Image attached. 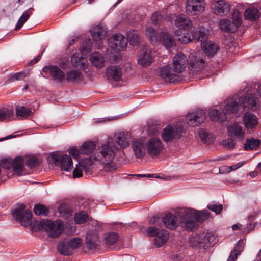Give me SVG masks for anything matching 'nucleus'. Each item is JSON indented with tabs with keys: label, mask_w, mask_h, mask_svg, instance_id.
Returning a JSON list of instances; mask_svg holds the SVG:
<instances>
[{
	"label": "nucleus",
	"mask_w": 261,
	"mask_h": 261,
	"mask_svg": "<svg viewBox=\"0 0 261 261\" xmlns=\"http://www.w3.org/2000/svg\"><path fill=\"white\" fill-rule=\"evenodd\" d=\"M118 147L116 146L114 143L108 141L106 143L99 146L94 154V159L103 164V170L106 172H112L117 169L116 165L112 162Z\"/></svg>",
	"instance_id": "1"
},
{
	"label": "nucleus",
	"mask_w": 261,
	"mask_h": 261,
	"mask_svg": "<svg viewBox=\"0 0 261 261\" xmlns=\"http://www.w3.org/2000/svg\"><path fill=\"white\" fill-rule=\"evenodd\" d=\"M206 30L202 27L194 28L190 32H185L182 35L181 30H177L175 31V36L176 39L182 44H187L195 39L198 41H202L206 37Z\"/></svg>",
	"instance_id": "2"
},
{
	"label": "nucleus",
	"mask_w": 261,
	"mask_h": 261,
	"mask_svg": "<svg viewBox=\"0 0 261 261\" xmlns=\"http://www.w3.org/2000/svg\"><path fill=\"white\" fill-rule=\"evenodd\" d=\"M11 214L13 219L20 222L23 226H26L31 224L32 217V212L26 209L23 203H17L11 208Z\"/></svg>",
	"instance_id": "3"
},
{
	"label": "nucleus",
	"mask_w": 261,
	"mask_h": 261,
	"mask_svg": "<svg viewBox=\"0 0 261 261\" xmlns=\"http://www.w3.org/2000/svg\"><path fill=\"white\" fill-rule=\"evenodd\" d=\"M145 229V233L149 237H156L154 239V243L156 247H161L168 240L169 232L165 229L160 230L155 226H150L147 228L142 226L139 229L143 232V229Z\"/></svg>",
	"instance_id": "4"
},
{
	"label": "nucleus",
	"mask_w": 261,
	"mask_h": 261,
	"mask_svg": "<svg viewBox=\"0 0 261 261\" xmlns=\"http://www.w3.org/2000/svg\"><path fill=\"white\" fill-rule=\"evenodd\" d=\"M182 214L181 217V226L185 230L193 231L198 228V224L193 215V208L184 207L178 211Z\"/></svg>",
	"instance_id": "5"
},
{
	"label": "nucleus",
	"mask_w": 261,
	"mask_h": 261,
	"mask_svg": "<svg viewBox=\"0 0 261 261\" xmlns=\"http://www.w3.org/2000/svg\"><path fill=\"white\" fill-rule=\"evenodd\" d=\"M162 221L167 228L171 230L175 229L180 224L177 217L171 213L166 214L162 219L158 216H154L150 219L149 223L151 225L159 226L161 224Z\"/></svg>",
	"instance_id": "6"
},
{
	"label": "nucleus",
	"mask_w": 261,
	"mask_h": 261,
	"mask_svg": "<svg viewBox=\"0 0 261 261\" xmlns=\"http://www.w3.org/2000/svg\"><path fill=\"white\" fill-rule=\"evenodd\" d=\"M38 227L39 229H44L47 230L48 236L52 238L59 236L63 230L62 223L58 221H53L47 219L40 221Z\"/></svg>",
	"instance_id": "7"
},
{
	"label": "nucleus",
	"mask_w": 261,
	"mask_h": 261,
	"mask_svg": "<svg viewBox=\"0 0 261 261\" xmlns=\"http://www.w3.org/2000/svg\"><path fill=\"white\" fill-rule=\"evenodd\" d=\"M204 56L201 51H195L190 54L189 57L188 69L192 72L201 70L205 66Z\"/></svg>",
	"instance_id": "8"
},
{
	"label": "nucleus",
	"mask_w": 261,
	"mask_h": 261,
	"mask_svg": "<svg viewBox=\"0 0 261 261\" xmlns=\"http://www.w3.org/2000/svg\"><path fill=\"white\" fill-rule=\"evenodd\" d=\"M56 166H60L62 170L69 171L73 168V162L69 155H59L58 153H53L49 158Z\"/></svg>",
	"instance_id": "9"
},
{
	"label": "nucleus",
	"mask_w": 261,
	"mask_h": 261,
	"mask_svg": "<svg viewBox=\"0 0 261 261\" xmlns=\"http://www.w3.org/2000/svg\"><path fill=\"white\" fill-rule=\"evenodd\" d=\"M146 152L151 157L158 155L163 149L161 140L157 137L150 138L145 143Z\"/></svg>",
	"instance_id": "10"
},
{
	"label": "nucleus",
	"mask_w": 261,
	"mask_h": 261,
	"mask_svg": "<svg viewBox=\"0 0 261 261\" xmlns=\"http://www.w3.org/2000/svg\"><path fill=\"white\" fill-rule=\"evenodd\" d=\"M205 7L204 0H187L186 11L189 14L196 15L202 13Z\"/></svg>",
	"instance_id": "11"
},
{
	"label": "nucleus",
	"mask_w": 261,
	"mask_h": 261,
	"mask_svg": "<svg viewBox=\"0 0 261 261\" xmlns=\"http://www.w3.org/2000/svg\"><path fill=\"white\" fill-rule=\"evenodd\" d=\"M173 68L175 73L180 74L184 72L187 65L188 60L187 56L180 52L175 55L172 59Z\"/></svg>",
	"instance_id": "12"
},
{
	"label": "nucleus",
	"mask_w": 261,
	"mask_h": 261,
	"mask_svg": "<svg viewBox=\"0 0 261 261\" xmlns=\"http://www.w3.org/2000/svg\"><path fill=\"white\" fill-rule=\"evenodd\" d=\"M92 167V162L90 159H85L81 160L75 166L73 171V178H79L82 176V172L86 174L90 173Z\"/></svg>",
	"instance_id": "13"
},
{
	"label": "nucleus",
	"mask_w": 261,
	"mask_h": 261,
	"mask_svg": "<svg viewBox=\"0 0 261 261\" xmlns=\"http://www.w3.org/2000/svg\"><path fill=\"white\" fill-rule=\"evenodd\" d=\"M183 132L182 127H174L167 126L162 133V137L165 142L171 141L179 139Z\"/></svg>",
	"instance_id": "14"
},
{
	"label": "nucleus",
	"mask_w": 261,
	"mask_h": 261,
	"mask_svg": "<svg viewBox=\"0 0 261 261\" xmlns=\"http://www.w3.org/2000/svg\"><path fill=\"white\" fill-rule=\"evenodd\" d=\"M205 118V113L201 110H197L188 114L187 116V122L188 125L195 127L203 123Z\"/></svg>",
	"instance_id": "15"
},
{
	"label": "nucleus",
	"mask_w": 261,
	"mask_h": 261,
	"mask_svg": "<svg viewBox=\"0 0 261 261\" xmlns=\"http://www.w3.org/2000/svg\"><path fill=\"white\" fill-rule=\"evenodd\" d=\"M211 8L215 14L220 16L227 15L230 10L229 4L224 0L214 1Z\"/></svg>",
	"instance_id": "16"
},
{
	"label": "nucleus",
	"mask_w": 261,
	"mask_h": 261,
	"mask_svg": "<svg viewBox=\"0 0 261 261\" xmlns=\"http://www.w3.org/2000/svg\"><path fill=\"white\" fill-rule=\"evenodd\" d=\"M110 46L116 51H120L125 49L127 45V41L124 36L120 34L113 35L110 42Z\"/></svg>",
	"instance_id": "17"
},
{
	"label": "nucleus",
	"mask_w": 261,
	"mask_h": 261,
	"mask_svg": "<svg viewBox=\"0 0 261 261\" xmlns=\"http://www.w3.org/2000/svg\"><path fill=\"white\" fill-rule=\"evenodd\" d=\"M146 143L145 139L143 138L133 141L132 146L136 158L140 159L145 155L146 152Z\"/></svg>",
	"instance_id": "18"
},
{
	"label": "nucleus",
	"mask_w": 261,
	"mask_h": 261,
	"mask_svg": "<svg viewBox=\"0 0 261 261\" xmlns=\"http://www.w3.org/2000/svg\"><path fill=\"white\" fill-rule=\"evenodd\" d=\"M175 25L178 28V30H181L182 33L180 34H183L185 32H189L190 30L192 27V22L189 17L184 15H179L175 20Z\"/></svg>",
	"instance_id": "19"
},
{
	"label": "nucleus",
	"mask_w": 261,
	"mask_h": 261,
	"mask_svg": "<svg viewBox=\"0 0 261 261\" xmlns=\"http://www.w3.org/2000/svg\"><path fill=\"white\" fill-rule=\"evenodd\" d=\"M239 105L243 108H248V109H255L257 106V98L250 94H247L246 95L240 96L238 98Z\"/></svg>",
	"instance_id": "20"
},
{
	"label": "nucleus",
	"mask_w": 261,
	"mask_h": 261,
	"mask_svg": "<svg viewBox=\"0 0 261 261\" xmlns=\"http://www.w3.org/2000/svg\"><path fill=\"white\" fill-rule=\"evenodd\" d=\"M228 136L238 141L243 140L244 132L242 126L237 123L230 124L227 128Z\"/></svg>",
	"instance_id": "21"
},
{
	"label": "nucleus",
	"mask_w": 261,
	"mask_h": 261,
	"mask_svg": "<svg viewBox=\"0 0 261 261\" xmlns=\"http://www.w3.org/2000/svg\"><path fill=\"white\" fill-rule=\"evenodd\" d=\"M152 61L151 50L148 48L142 49L138 59V64L143 66H147L150 65Z\"/></svg>",
	"instance_id": "22"
},
{
	"label": "nucleus",
	"mask_w": 261,
	"mask_h": 261,
	"mask_svg": "<svg viewBox=\"0 0 261 261\" xmlns=\"http://www.w3.org/2000/svg\"><path fill=\"white\" fill-rule=\"evenodd\" d=\"M44 72H48L54 80L62 82L65 79V74L61 69L57 66H46L43 67Z\"/></svg>",
	"instance_id": "23"
},
{
	"label": "nucleus",
	"mask_w": 261,
	"mask_h": 261,
	"mask_svg": "<svg viewBox=\"0 0 261 261\" xmlns=\"http://www.w3.org/2000/svg\"><path fill=\"white\" fill-rule=\"evenodd\" d=\"M179 74L175 73L174 69H171L168 66H165L160 69V76L167 82H174L177 80Z\"/></svg>",
	"instance_id": "24"
},
{
	"label": "nucleus",
	"mask_w": 261,
	"mask_h": 261,
	"mask_svg": "<svg viewBox=\"0 0 261 261\" xmlns=\"http://www.w3.org/2000/svg\"><path fill=\"white\" fill-rule=\"evenodd\" d=\"M201 48L208 57H213L219 50V46L213 41L207 40L201 43Z\"/></svg>",
	"instance_id": "25"
},
{
	"label": "nucleus",
	"mask_w": 261,
	"mask_h": 261,
	"mask_svg": "<svg viewBox=\"0 0 261 261\" xmlns=\"http://www.w3.org/2000/svg\"><path fill=\"white\" fill-rule=\"evenodd\" d=\"M122 72L121 68L117 66H111L107 68L106 75L108 78L113 79L115 81H119L121 79Z\"/></svg>",
	"instance_id": "26"
},
{
	"label": "nucleus",
	"mask_w": 261,
	"mask_h": 261,
	"mask_svg": "<svg viewBox=\"0 0 261 261\" xmlns=\"http://www.w3.org/2000/svg\"><path fill=\"white\" fill-rule=\"evenodd\" d=\"M91 32L93 40L98 41L106 37L107 30L105 27L101 25H97L92 29Z\"/></svg>",
	"instance_id": "27"
},
{
	"label": "nucleus",
	"mask_w": 261,
	"mask_h": 261,
	"mask_svg": "<svg viewBox=\"0 0 261 261\" xmlns=\"http://www.w3.org/2000/svg\"><path fill=\"white\" fill-rule=\"evenodd\" d=\"M240 107L238 98H233V100H228L223 110V113L225 116H226L227 114L236 113Z\"/></svg>",
	"instance_id": "28"
},
{
	"label": "nucleus",
	"mask_w": 261,
	"mask_h": 261,
	"mask_svg": "<svg viewBox=\"0 0 261 261\" xmlns=\"http://www.w3.org/2000/svg\"><path fill=\"white\" fill-rule=\"evenodd\" d=\"M243 120L245 126L248 129H252L258 124L257 117L250 113H246L243 116Z\"/></svg>",
	"instance_id": "29"
},
{
	"label": "nucleus",
	"mask_w": 261,
	"mask_h": 261,
	"mask_svg": "<svg viewBox=\"0 0 261 261\" xmlns=\"http://www.w3.org/2000/svg\"><path fill=\"white\" fill-rule=\"evenodd\" d=\"M71 63L76 68L85 69L87 66V62L80 54L76 53L71 57Z\"/></svg>",
	"instance_id": "30"
},
{
	"label": "nucleus",
	"mask_w": 261,
	"mask_h": 261,
	"mask_svg": "<svg viewBox=\"0 0 261 261\" xmlns=\"http://www.w3.org/2000/svg\"><path fill=\"white\" fill-rule=\"evenodd\" d=\"M244 241L242 239H240L235 244L233 249L231 251L227 261H234L239 255L243 251L244 249Z\"/></svg>",
	"instance_id": "31"
},
{
	"label": "nucleus",
	"mask_w": 261,
	"mask_h": 261,
	"mask_svg": "<svg viewBox=\"0 0 261 261\" xmlns=\"http://www.w3.org/2000/svg\"><path fill=\"white\" fill-rule=\"evenodd\" d=\"M90 61L97 68H101L105 65V59L103 56L99 52H94L91 54Z\"/></svg>",
	"instance_id": "32"
},
{
	"label": "nucleus",
	"mask_w": 261,
	"mask_h": 261,
	"mask_svg": "<svg viewBox=\"0 0 261 261\" xmlns=\"http://www.w3.org/2000/svg\"><path fill=\"white\" fill-rule=\"evenodd\" d=\"M130 135L128 132H120L116 139V142L120 148H125L129 145Z\"/></svg>",
	"instance_id": "33"
},
{
	"label": "nucleus",
	"mask_w": 261,
	"mask_h": 261,
	"mask_svg": "<svg viewBox=\"0 0 261 261\" xmlns=\"http://www.w3.org/2000/svg\"><path fill=\"white\" fill-rule=\"evenodd\" d=\"M260 13L258 9L254 7H250L244 12V18L250 21H255L260 17Z\"/></svg>",
	"instance_id": "34"
},
{
	"label": "nucleus",
	"mask_w": 261,
	"mask_h": 261,
	"mask_svg": "<svg viewBox=\"0 0 261 261\" xmlns=\"http://www.w3.org/2000/svg\"><path fill=\"white\" fill-rule=\"evenodd\" d=\"M66 79L70 82H79L83 80V75L81 72L77 70H71L66 73Z\"/></svg>",
	"instance_id": "35"
},
{
	"label": "nucleus",
	"mask_w": 261,
	"mask_h": 261,
	"mask_svg": "<svg viewBox=\"0 0 261 261\" xmlns=\"http://www.w3.org/2000/svg\"><path fill=\"white\" fill-rule=\"evenodd\" d=\"M14 172L18 175H22L23 171V159L22 157L18 156L12 162V165Z\"/></svg>",
	"instance_id": "36"
},
{
	"label": "nucleus",
	"mask_w": 261,
	"mask_h": 261,
	"mask_svg": "<svg viewBox=\"0 0 261 261\" xmlns=\"http://www.w3.org/2000/svg\"><path fill=\"white\" fill-rule=\"evenodd\" d=\"M160 37L161 41L166 48H170L175 45L174 39L168 33L162 32Z\"/></svg>",
	"instance_id": "37"
},
{
	"label": "nucleus",
	"mask_w": 261,
	"mask_h": 261,
	"mask_svg": "<svg viewBox=\"0 0 261 261\" xmlns=\"http://www.w3.org/2000/svg\"><path fill=\"white\" fill-rule=\"evenodd\" d=\"M193 215L197 223H202L208 219L210 213L206 210L197 211L193 208Z\"/></svg>",
	"instance_id": "38"
},
{
	"label": "nucleus",
	"mask_w": 261,
	"mask_h": 261,
	"mask_svg": "<svg viewBox=\"0 0 261 261\" xmlns=\"http://www.w3.org/2000/svg\"><path fill=\"white\" fill-rule=\"evenodd\" d=\"M209 116L213 121H220L223 122L227 119V116H225L223 112L222 113H220L216 108L212 109L210 111Z\"/></svg>",
	"instance_id": "39"
},
{
	"label": "nucleus",
	"mask_w": 261,
	"mask_h": 261,
	"mask_svg": "<svg viewBox=\"0 0 261 261\" xmlns=\"http://www.w3.org/2000/svg\"><path fill=\"white\" fill-rule=\"evenodd\" d=\"M220 28L225 32H234L237 30L236 25L228 19H222L219 22Z\"/></svg>",
	"instance_id": "40"
},
{
	"label": "nucleus",
	"mask_w": 261,
	"mask_h": 261,
	"mask_svg": "<svg viewBox=\"0 0 261 261\" xmlns=\"http://www.w3.org/2000/svg\"><path fill=\"white\" fill-rule=\"evenodd\" d=\"M59 252L64 255H70L72 254L73 251L67 241L60 242L57 246Z\"/></svg>",
	"instance_id": "41"
},
{
	"label": "nucleus",
	"mask_w": 261,
	"mask_h": 261,
	"mask_svg": "<svg viewBox=\"0 0 261 261\" xmlns=\"http://www.w3.org/2000/svg\"><path fill=\"white\" fill-rule=\"evenodd\" d=\"M118 239V233L114 232H109L105 234L103 242L107 246H111L117 242Z\"/></svg>",
	"instance_id": "42"
},
{
	"label": "nucleus",
	"mask_w": 261,
	"mask_h": 261,
	"mask_svg": "<svg viewBox=\"0 0 261 261\" xmlns=\"http://www.w3.org/2000/svg\"><path fill=\"white\" fill-rule=\"evenodd\" d=\"M89 220V217L88 214L83 211H79L76 213L74 216V220L76 224H81L88 222Z\"/></svg>",
	"instance_id": "43"
},
{
	"label": "nucleus",
	"mask_w": 261,
	"mask_h": 261,
	"mask_svg": "<svg viewBox=\"0 0 261 261\" xmlns=\"http://www.w3.org/2000/svg\"><path fill=\"white\" fill-rule=\"evenodd\" d=\"M14 111L12 109L4 107L0 109V122L7 121L13 116Z\"/></svg>",
	"instance_id": "44"
},
{
	"label": "nucleus",
	"mask_w": 261,
	"mask_h": 261,
	"mask_svg": "<svg viewBox=\"0 0 261 261\" xmlns=\"http://www.w3.org/2000/svg\"><path fill=\"white\" fill-rule=\"evenodd\" d=\"M96 148L95 144L91 141L84 143L80 148L81 154H89Z\"/></svg>",
	"instance_id": "45"
},
{
	"label": "nucleus",
	"mask_w": 261,
	"mask_h": 261,
	"mask_svg": "<svg viewBox=\"0 0 261 261\" xmlns=\"http://www.w3.org/2000/svg\"><path fill=\"white\" fill-rule=\"evenodd\" d=\"M260 140L254 138H248L246 143L244 144L245 150H253L256 149L259 145Z\"/></svg>",
	"instance_id": "46"
},
{
	"label": "nucleus",
	"mask_w": 261,
	"mask_h": 261,
	"mask_svg": "<svg viewBox=\"0 0 261 261\" xmlns=\"http://www.w3.org/2000/svg\"><path fill=\"white\" fill-rule=\"evenodd\" d=\"M205 242V239L203 237L200 235L197 234L189 238V245L192 247H199L200 244Z\"/></svg>",
	"instance_id": "47"
},
{
	"label": "nucleus",
	"mask_w": 261,
	"mask_h": 261,
	"mask_svg": "<svg viewBox=\"0 0 261 261\" xmlns=\"http://www.w3.org/2000/svg\"><path fill=\"white\" fill-rule=\"evenodd\" d=\"M126 36L127 40L132 45L136 46L138 44L140 41V37L136 31L131 30L128 32Z\"/></svg>",
	"instance_id": "48"
},
{
	"label": "nucleus",
	"mask_w": 261,
	"mask_h": 261,
	"mask_svg": "<svg viewBox=\"0 0 261 261\" xmlns=\"http://www.w3.org/2000/svg\"><path fill=\"white\" fill-rule=\"evenodd\" d=\"M33 211L36 215L44 216H46L49 212L46 206L40 204L35 205Z\"/></svg>",
	"instance_id": "49"
},
{
	"label": "nucleus",
	"mask_w": 261,
	"mask_h": 261,
	"mask_svg": "<svg viewBox=\"0 0 261 261\" xmlns=\"http://www.w3.org/2000/svg\"><path fill=\"white\" fill-rule=\"evenodd\" d=\"M15 111L17 116L23 117H27L30 116L32 113V111L30 108L24 106H17Z\"/></svg>",
	"instance_id": "50"
},
{
	"label": "nucleus",
	"mask_w": 261,
	"mask_h": 261,
	"mask_svg": "<svg viewBox=\"0 0 261 261\" xmlns=\"http://www.w3.org/2000/svg\"><path fill=\"white\" fill-rule=\"evenodd\" d=\"M31 14V11H29V10L25 11L18 19L16 27L15 28V30H19L24 24V23L25 22V21Z\"/></svg>",
	"instance_id": "51"
},
{
	"label": "nucleus",
	"mask_w": 261,
	"mask_h": 261,
	"mask_svg": "<svg viewBox=\"0 0 261 261\" xmlns=\"http://www.w3.org/2000/svg\"><path fill=\"white\" fill-rule=\"evenodd\" d=\"M30 75L29 71H21L16 73H14L10 76L9 80L13 82L15 80H23L27 76Z\"/></svg>",
	"instance_id": "52"
},
{
	"label": "nucleus",
	"mask_w": 261,
	"mask_h": 261,
	"mask_svg": "<svg viewBox=\"0 0 261 261\" xmlns=\"http://www.w3.org/2000/svg\"><path fill=\"white\" fill-rule=\"evenodd\" d=\"M232 22L238 28L242 23V15L237 10H234L232 14Z\"/></svg>",
	"instance_id": "53"
},
{
	"label": "nucleus",
	"mask_w": 261,
	"mask_h": 261,
	"mask_svg": "<svg viewBox=\"0 0 261 261\" xmlns=\"http://www.w3.org/2000/svg\"><path fill=\"white\" fill-rule=\"evenodd\" d=\"M221 144L225 148L231 150L234 148L236 143L234 139L230 137V138L223 140L221 142Z\"/></svg>",
	"instance_id": "54"
},
{
	"label": "nucleus",
	"mask_w": 261,
	"mask_h": 261,
	"mask_svg": "<svg viewBox=\"0 0 261 261\" xmlns=\"http://www.w3.org/2000/svg\"><path fill=\"white\" fill-rule=\"evenodd\" d=\"M67 241L72 250L79 248L82 243L81 239L77 237L72 238Z\"/></svg>",
	"instance_id": "55"
},
{
	"label": "nucleus",
	"mask_w": 261,
	"mask_h": 261,
	"mask_svg": "<svg viewBox=\"0 0 261 261\" xmlns=\"http://www.w3.org/2000/svg\"><path fill=\"white\" fill-rule=\"evenodd\" d=\"M85 244L87 248L89 250H95L98 246V241L92 239H87Z\"/></svg>",
	"instance_id": "56"
},
{
	"label": "nucleus",
	"mask_w": 261,
	"mask_h": 261,
	"mask_svg": "<svg viewBox=\"0 0 261 261\" xmlns=\"http://www.w3.org/2000/svg\"><path fill=\"white\" fill-rule=\"evenodd\" d=\"M245 163H246V162L244 161L242 162L238 163L237 164H236L233 166H224V167H223L222 168L223 169L225 172L229 173L230 172L234 171V170H237V169L241 167Z\"/></svg>",
	"instance_id": "57"
},
{
	"label": "nucleus",
	"mask_w": 261,
	"mask_h": 261,
	"mask_svg": "<svg viewBox=\"0 0 261 261\" xmlns=\"http://www.w3.org/2000/svg\"><path fill=\"white\" fill-rule=\"evenodd\" d=\"M146 37L150 41H153L156 38V32L154 29L151 27H147L145 30Z\"/></svg>",
	"instance_id": "58"
},
{
	"label": "nucleus",
	"mask_w": 261,
	"mask_h": 261,
	"mask_svg": "<svg viewBox=\"0 0 261 261\" xmlns=\"http://www.w3.org/2000/svg\"><path fill=\"white\" fill-rule=\"evenodd\" d=\"M207 207L208 209L212 211L217 214H219L223 208L222 204H217L215 203H211L207 205Z\"/></svg>",
	"instance_id": "59"
},
{
	"label": "nucleus",
	"mask_w": 261,
	"mask_h": 261,
	"mask_svg": "<svg viewBox=\"0 0 261 261\" xmlns=\"http://www.w3.org/2000/svg\"><path fill=\"white\" fill-rule=\"evenodd\" d=\"M91 41L88 39L84 41L81 46H80V49L82 51H89L91 48Z\"/></svg>",
	"instance_id": "60"
},
{
	"label": "nucleus",
	"mask_w": 261,
	"mask_h": 261,
	"mask_svg": "<svg viewBox=\"0 0 261 261\" xmlns=\"http://www.w3.org/2000/svg\"><path fill=\"white\" fill-rule=\"evenodd\" d=\"M205 242L207 241L211 244H215L217 242V238L215 235L207 233L204 237Z\"/></svg>",
	"instance_id": "61"
},
{
	"label": "nucleus",
	"mask_w": 261,
	"mask_h": 261,
	"mask_svg": "<svg viewBox=\"0 0 261 261\" xmlns=\"http://www.w3.org/2000/svg\"><path fill=\"white\" fill-rule=\"evenodd\" d=\"M12 165V162L7 159L0 160V167L2 166L5 169H9Z\"/></svg>",
	"instance_id": "62"
},
{
	"label": "nucleus",
	"mask_w": 261,
	"mask_h": 261,
	"mask_svg": "<svg viewBox=\"0 0 261 261\" xmlns=\"http://www.w3.org/2000/svg\"><path fill=\"white\" fill-rule=\"evenodd\" d=\"M27 164L30 167H34L38 165V160L36 158L32 157L27 161Z\"/></svg>",
	"instance_id": "63"
},
{
	"label": "nucleus",
	"mask_w": 261,
	"mask_h": 261,
	"mask_svg": "<svg viewBox=\"0 0 261 261\" xmlns=\"http://www.w3.org/2000/svg\"><path fill=\"white\" fill-rule=\"evenodd\" d=\"M199 135L200 138L201 139V140L204 141L206 143H208V141L207 140V138L208 137L207 134L205 131L202 129L200 130L199 132Z\"/></svg>",
	"instance_id": "64"
}]
</instances>
